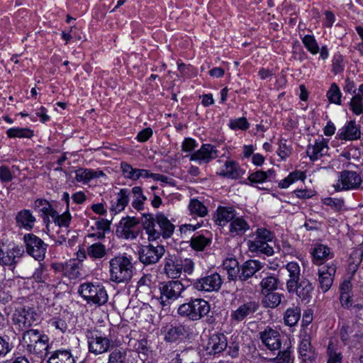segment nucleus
<instances>
[{
    "instance_id": "nucleus-51",
    "label": "nucleus",
    "mask_w": 363,
    "mask_h": 363,
    "mask_svg": "<svg viewBox=\"0 0 363 363\" xmlns=\"http://www.w3.org/2000/svg\"><path fill=\"white\" fill-rule=\"evenodd\" d=\"M228 126L232 130H245L249 128L250 124L245 117H241L230 120Z\"/></svg>"
},
{
    "instance_id": "nucleus-50",
    "label": "nucleus",
    "mask_w": 363,
    "mask_h": 363,
    "mask_svg": "<svg viewBox=\"0 0 363 363\" xmlns=\"http://www.w3.org/2000/svg\"><path fill=\"white\" fill-rule=\"evenodd\" d=\"M341 96L342 94L340 88L335 83H333L327 92V97L329 101L333 104L340 105Z\"/></svg>"
},
{
    "instance_id": "nucleus-43",
    "label": "nucleus",
    "mask_w": 363,
    "mask_h": 363,
    "mask_svg": "<svg viewBox=\"0 0 363 363\" xmlns=\"http://www.w3.org/2000/svg\"><path fill=\"white\" fill-rule=\"evenodd\" d=\"M49 338L46 335H44L40 338V340L32 346L31 349H28V352L33 354H35L39 357H42L47 353L48 348Z\"/></svg>"
},
{
    "instance_id": "nucleus-58",
    "label": "nucleus",
    "mask_w": 363,
    "mask_h": 363,
    "mask_svg": "<svg viewBox=\"0 0 363 363\" xmlns=\"http://www.w3.org/2000/svg\"><path fill=\"white\" fill-rule=\"evenodd\" d=\"M33 277L37 282L39 283L44 282L45 281L47 277L45 269L41 264H40L39 267L35 269L33 274Z\"/></svg>"
},
{
    "instance_id": "nucleus-29",
    "label": "nucleus",
    "mask_w": 363,
    "mask_h": 363,
    "mask_svg": "<svg viewBox=\"0 0 363 363\" xmlns=\"http://www.w3.org/2000/svg\"><path fill=\"white\" fill-rule=\"evenodd\" d=\"M285 269L288 272V279L286 280V289L294 285L301 279V268L296 262H291L286 264Z\"/></svg>"
},
{
    "instance_id": "nucleus-44",
    "label": "nucleus",
    "mask_w": 363,
    "mask_h": 363,
    "mask_svg": "<svg viewBox=\"0 0 363 363\" xmlns=\"http://www.w3.org/2000/svg\"><path fill=\"white\" fill-rule=\"evenodd\" d=\"M106 255V247L100 242L94 243L87 247V255L93 259H102Z\"/></svg>"
},
{
    "instance_id": "nucleus-56",
    "label": "nucleus",
    "mask_w": 363,
    "mask_h": 363,
    "mask_svg": "<svg viewBox=\"0 0 363 363\" xmlns=\"http://www.w3.org/2000/svg\"><path fill=\"white\" fill-rule=\"evenodd\" d=\"M323 203L326 206H330L335 210H340L343 206V201L339 199L325 198L323 200Z\"/></svg>"
},
{
    "instance_id": "nucleus-8",
    "label": "nucleus",
    "mask_w": 363,
    "mask_h": 363,
    "mask_svg": "<svg viewBox=\"0 0 363 363\" xmlns=\"http://www.w3.org/2000/svg\"><path fill=\"white\" fill-rule=\"evenodd\" d=\"M159 290L160 303L164 306L169 305L171 301L179 298L184 290V286L179 281H169L161 283Z\"/></svg>"
},
{
    "instance_id": "nucleus-13",
    "label": "nucleus",
    "mask_w": 363,
    "mask_h": 363,
    "mask_svg": "<svg viewBox=\"0 0 363 363\" xmlns=\"http://www.w3.org/2000/svg\"><path fill=\"white\" fill-rule=\"evenodd\" d=\"M362 183L361 177L354 171L345 170L340 173L338 181L334 185L337 191L359 188Z\"/></svg>"
},
{
    "instance_id": "nucleus-34",
    "label": "nucleus",
    "mask_w": 363,
    "mask_h": 363,
    "mask_svg": "<svg viewBox=\"0 0 363 363\" xmlns=\"http://www.w3.org/2000/svg\"><path fill=\"white\" fill-rule=\"evenodd\" d=\"M217 150L211 144H204L190 159H214L218 157Z\"/></svg>"
},
{
    "instance_id": "nucleus-26",
    "label": "nucleus",
    "mask_w": 363,
    "mask_h": 363,
    "mask_svg": "<svg viewBox=\"0 0 363 363\" xmlns=\"http://www.w3.org/2000/svg\"><path fill=\"white\" fill-rule=\"evenodd\" d=\"M242 174V169L234 160H226L220 172V175L230 179H237Z\"/></svg>"
},
{
    "instance_id": "nucleus-21",
    "label": "nucleus",
    "mask_w": 363,
    "mask_h": 363,
    "mask_svg": "<svg viewBox=\"0 0 363 363\" xmlns=\"http://www.w3.org/2000/svg\"><path fill=\"white\" fill-rule=\"evenodd\" d=\"M360 136V127L354 121H349L338 133V138L342 140H357Z\"/></svg>"
},
{
    "instance_id": "nucleus-45",
    "label": "nucleus",
    "mask_w": 363,
    "mask_h": 363,
    "mask_svg": "<svg viewBox=\"0 0 363 363\" xmlns=\"http://www.w3.org/2000/svg\"><path fill=\"white\" fill-rule=\"evenodd\" d=\"M211 243V239L202 234H194L190 240L191 247L197 251H202Z\"/></svg>"
},
{
    "instance_id": "nucleus-2",
    "label": "nucleus",
    "mask_w": 363,
    "mask_h": 363,
    "mask_svg": "<svg viewBox=\"0 0 363 363\" xmlns=\"http://www.w3.org/2000/svg\"><path fill=\"white\" fill-rule=\"evenodd\" d=\"M133 265L125 256H116L109 261L110 280L121 284L130 281L133 277Z\"/></svg>"
},
{
    "instance_id": "nucleus-39",
    "label": "nucleus",
    "mask_w": 363,
    "mask_h": 363,
    "mask_svg": "<svg viewBox=\"0 0 363 363\" xmlns=\"http://www.w3.org/2000/svg\"><path fill=\"white\" fill-rule=\"evenodd\" d=\"M50 217L52 218L55 225L59 228H65L66 229L69 228L72 219V216L68 209L60 215L55 210L53 212V214Z\"/></svg>"
},
{
    "instance_id": "nucleus-31",
    "label": "nucleus",
    "mask_w": 363,
    "mask_h": 363,
    "mask_svg": "<svg viewBox=\"0 0 363 363\" xmlns=\"http://www.w3.org/2000/svg\"><path fill=\"white\" fill-rule=\"evenodd\" d=\"M186 333L187 330L183 325H171L165 334L164 340L169 342H174L182 339Z\"/></svg>"
},
{
    "instance_id": "nucleus-52",
    "label": "nucleus",
    "mask_w": 363,
    "mask_h": 363,
    "mask_svg": "<svg viewBox=\"0 0 363 363\" xmlns=\"http://www.w3.org/2000/svg\"><path fill=\"white\" fill-rule=\"evenodd\" d=\"M362 100V97L360 94H356L352 98L350 102V109L355 115H359L363 112Z\"/></svg>"
},
{
    "instance_id": "nucleus-6",
    "label": "nucleus",
    "mask_w": 363,
    "mask_h": 363,
    "mask_svg": "<svg viewBox=\"0 0 363 363\" xmlns=\"http://www.w3.org/2000/svg\"><path fill=\"white\" fill-rule=\"evenodd\" d=\"M274 235L266 228H257L254 240L247 241V246L250 252L264 254L267 256L273 255L274 250L269 245L273 240Z\"/></svg>"
},
{
    "instance_id": "nucleus-48",
    "label": "nucleus",
    "mask_w": 363,
    "mask_h": 363,
    "mask_svg": "<svg viewBox=\"0 0 363 363\" xmlns=\"http://www.w3.org/2000/svg\"><path fill=\"white\" fill-rule=\"evenodd\" d=\"M190 213L200 217H204L207 213V208L198 199H191L189 204Z\"/></svg>"
},
{
    "instance_id": "nucleus-33",
    "label": "nucleus",
    "mask_w": 363,
    "mask_h": 363,
    "mask_svg": "<svg viewBox=\"0 0 363 363\" xmlns=\"http://www.w3.org/2000/svg\"><path fill=\"white\" fill-rule=\"evenodd\" d=\"M223 267L227 271L229 280H236L239 278L240 267L235 258L226 259L223 261Z\"/></svg>"
},
{
    "instance_id": "nucleus-16",
    "label": "nucleus",
    "mask_w": 363,
    "mask_h": 363,
    "mask_svg": "<svg viewBox=\"0 0 363 363\" xmlns=\"http://www.w3.org/2000/svg\"><path fill=\"white\" fill-rule=\"evenodd\" d=\"M259 338L262 342L271 351L277 350L281 347V335L278 330L267 327L259 332Z\"/></svg>"
},
{
    "instance_id": "nucleus-37",
    "label": "nucleus",
    "mask_w": 363,
    "mask_h": 363,
    "mask_svg": "<svg viewBox=\"0 0 363 363\" xmlns=\"http://www.w3.org/2000/svg\"><path fill=\"white\" fill-rule=\"evenodd\" d=\"M43 335L38 330H26L23 335L22 339L24 346L28 351V349H31L32 346L34 345Z\"/></svg>"
},
{
    "instance_id": "nucleus-24",
    "label": "nucleus",
    "mask_w": 363,
    "mask_h": 363,
    "mask_svg": "<svg viewBox=\"0 0 363 363\" xmlns=\"http://www.w3.org/2000/svg\"><path fill=\"white\" fill-rule=\"evenodd\" d=\"M299 354L306 363H312L314 361L315 354L311 345L309 336L305 335L301 341Z\"/></svg>"
},
{
    "instance_id": "nucleus-4",
    "label": "nucleus",
    "mask_w": 363,
    "mask_h": 363,
    "mask_svg": "<svg viewBox=\"0 0 363 363\" xmlns=\"http://www.w3.org/2000/svg\"><path fill=\"white\" fill-rule=\"evenodd\" d=\"M194 262L190 258H179L174 255H167L164 258V272L171 279L180 277L182 272L191 274L194 270Z\"/></svg>"
},
{
    "instance_id": "nucleus-35",
    "label": "nucleus",
    "mask_w": 363,
    "mask_h": 363,
    "mask_svg": "<svg viewBox=\"0 0 363 363\" xmlns=\"http://www.w3.org/2000/svg\"><path fill=\"white\" fill-rule=\"evenodd\" d=\"M103 172L89 169H79L76 171L75 179L79 182L87 183L93 178L104 176Z\"/></svg>"
},
{
    "instance_id": "nucleus-10",
    "label": "nucleus",
    "mask_w": 363,
    "mask_h": 363,
    "mask_svg": "<svg viewBox=\"0 0 363 363\" xmlns=\"http://www.w3.org/2000/svg\"><path fill=\"white\" fill-rule=\"evenodd\" d=\"M27 253L36 260L44 259L47 245L34 234H26L23 238Z\"/></svg>"
},
{
    "instance_id": "nucleus-38",
    "label": "nucleus",
    "mask_w": 363,
    "mask_h": 363,
    "mask_svg": "<svg viewBox=\"0 0 363 363\" xmlns=\"http://www.w3.org/2000/svg\"><path fill=\"white\" fill-rule=\"evenodd\" d=\"M329 147L328 143L324 140L315 141V144L309 147L307 153L311 154L315 159L322 157L328 154Z\"/></svg>"
},
{
    "instance_id": "nucleus-19",
    "label": "nucleus",
    "mask_w": 363,
    "mask_h": 363,
    "mask_svg": "<svg viewBox=\"0 0 363 363\" xmlns=\"http://www.w3.org/2000/svg\"><path fill=\"white\" fill-rule=\"evenodd\" d=\"M259 308L255 301H248L241 304L237 309L230 313V319L236 323L244 320L247 316L252 315Z\"/></svg>"
},
{
    "instance_id": "nucleus-47",
    "label": "nucleus",
    "mask_w": 363,
    "mask_h": 363,
    "mask_svg": "<svg viewBox=\"0 0 363 363\" xmlns=\"http://www.w3.org/2000/svg\"><path fill=\"white\" fill-rule=\"evenodd\" d=\"M305 179L306 174L303 172L294 171L290 173L287 177L281 179L279 183V186L282 189H286L295 181L299 179L303 181Z\"/></svg>"
},
{
    "instance_id": "nucleus-62",
    "label": "nucleus",
    "mask_w": 363,
    "mask_h": 363,
    "mask_svg": "<svg viewBox=\"0 0 363 363\" xmlns=\"http://www.w3.org/2000/svg\"><path fill=\"white\" fill-rule=\"evenodd\" d=\"M293 360L291 357V352L288 350L279 353L277 357L278 363H292Z\"/></svg>"
},
{
    "instance_id": "nucleus-20",
    "label": "nucleus",
    "mask_w": 363,
    "mask_h": 363,
    "mask_svg": "<svg viewBox=\"0 0 363 363\" xmlns=\"http://www.w3.org/2000/svg\"><path fill=\"white\" fill-rule=\"evenodd\" d=\"M311 254L313 256V263L318 267L328 263V261L334 257V253L331 251V249L323 244L317 245L313 248Z\"/></svg>"
},
{
    "instance_id": "nucleus-40",
    "label": "nucleus",
    "mask_w": 363,
    "mask_h": 363,
    "mask_svg": "<svg viewBox=\"0 0 363 363\" xmlns=\"http://www.w3.org/2000/svg\"><path fill=\"white\" fill-rule=\"evenodd\" d=\"M34 206L35 208H39V211H41L47 218H49L55 211V209L52 207L51 204L45 199H37L35 201ZM45 222L47 223L46 228L48 230H49V218H48L47 220L45 218Z\"/></svg>"
},
{
    "instance_id": "nucleus-7",
    "label": "nucleus",
    "mask_w": 363,
    "mask_h": 363,
    "mask_svg": "<svg viewBox=\"0 0 363 363\" xmlns=\"http://www.w3.org/2000/svg\"><path fill=\"white\" fill-rule=\"evenodd\" d=\"M39 316L34 308L29 306L17 308L12 317L13 324L20 330H27L38 321Z\"/></svg>"
},
{
    "instance_id": "nucleus-59",
    "label": "nucleus",
    "mask_w": 363,
    "mask_h": 363,
    "mask_svg": "<svg viewBox=\"0 0 363 363\" xmlns=\"http://www.w3.org/2000/svg\"><path fill=\"white\" fill-rule=\"evenodd\" d=\"M65 270V273L67 274L70 278H77L80 276L79 267L76 264H67Z\"/></svg>"
},
{
    "instance_id": "nucleus-42",
    "label": "nucleus",
    "mask_w": 363,
    "mask_h": 363,
    "mask_svg": "<svg viewBox=\"0 0 363 363\" xmlns=\"http://www.w3.org/2000/svg\"><path fill=\"white\" fill-rule=\"evenodd\" d=\"M279 281V279L273 274L262 278L260 282L262 294L277 289Z\"/></svg>"
},
{
    "instance_id": "nucleus-36",
    "label": "nucleus",
    "mask_w": 363,
    "mask_h": 363,
    "mask_svg": "<svg viewBox=\"0 0 363 363\" xmlns=\"http://www.w3.org/2000/svg\"><path fill=\"white\" fill-rule=\"evenodd\" d=\"M301 318V309L298 306L289 308L285 311L284 321L285 325L289 327L297 324Z\"/></svg>"
},
{
    "instance_id": "nucleus-1",
    "label": "nucleus",
    "mask_w": 363,
    "mask_h": 363,
    "mask_svg": "<svg viewBox=\"0 0 363 363\" xmlns=\"http://www.w3.org/2000/svg\"><path fill=\"white\" fill-rule=\"evenodd\" d=\"M143 226L149 240H156L161 236L168 238L174 230V225L162 213L157 214L155 218L145 217Z\"/></svg>"
},
{
    "instance_id": "nucleus-18",
    "label": "nucleus",
    "mask_w": 363,
    "mask_h": 363,
    "mask_svg": "<svg viewBox=\"0 0 363 363\" xmlns=\"http://www.w3.org/2000/svg\"><path fill=\"white\" fill-rule=\"evenodd\" d=\"M23 254V250L18 246L3 249L0 246V265L13 266Z\"/></svg>"
},
{
    "instance_id": "nucleus-3",
    "label": "nucleus",
    "mask_w": 363,
    "mask_h": 363,
    "mask_svg": "<svg viewBox=\"0 0 363 363\" xmlns=\"http://www.w3.org/2000/svg\"><path fill=\"white\" fill-rule=\"evenodd\" d=\"M211 309L210 304L201 298H191L188 302L180 305L178 314L191 321H197L206 315Z\"/></svg>"
},
{
    "instance_id": "nucleus-23",
    "label": "nucleus",
    "mask_w": 363,
    "mask_h": 363,
    "mask_svg": "<svg viewBox=\"0 0 363 363\" xmlns=\"http://www.w3.org/2000/svg\"><path fill=\"white\" fill-rule=\"evenodd\" d=\"M132 351L115 349L108 355V363H136V358Z\"/></svg>"
},
{
    "instance_id": "nucleus-46",
    "label": "nucleus",
    "mask_w": 363,
    "mask_h": 363,
    "mask_svg": "<svg viewBox=\"0 0 363 363\" xmlns=\"http://www.w3.org/2000/svg\"><path fill=\"white\" fill-rule=\"evenodd\" d=\"M6 135L10 138H31L33 131L27 128H11L7 130Z\"/></svg>"
},
{
    "instance_id": "nucleus-12",
    "label": "nucleus",
    "mask_w": 363,
    "mask_h": 363,
    "mask_svg": "<svg viewBox=\"0 0 363 363\" xmlns=\"http://www.w3.org/2000/svg\"><path fill=\"white\" fill-rule=\"evenodd\" d=\"M164 246L157 245L154 246L152 244L142 246L138 251L139 259L145 265L157 263L164 255Z\"/></svg>"
},
{
    "instance_id": "nucleus-30",
    "label": "nucleus",
    "mask_w": 363,
    "mask_h": 363,
    "mask_svg": "<svg viewBox=\"0 0 363 363\" xmlns=\"http://www.w3.org/2000/svg\"><path fill=\"white\" fill-rule=\"evenodd\" d=\"M48 363H75V360L70 350H58L49 357Z\"/></svg>"
},
{
    "instance_id": "nucleus-55",
    "label": "nucleus",
    "mask_w": 363,
    "mask_h": 363,
    "mask_svg": "<svg viewBox=\"0 0 363 363\" xmlns=\"http://www.w3.org/2000/svg\"><path fill=\"white\" fill-rule=\"evenodd\" d=\"M121 168L123 172V176L125 178L130 179L133 180H136V169L133 168L131 165L128 164L125 162H123L121 164Z\"/></svg>"
},
{
    "instance_id": "nucleus-57",
    "label": "nucleus",
    "mask_w": 363,
    "mask_h": 363,
    "mask_svg": "<svg viewBox=\"0 0 363 363\" xmlns=\"http://www.w3.org/2000/svg\"><path fill=\"white\" fill-rule=\"evenodd\" d=\"M138 223L139 220L137 218L134 217H126L121 219L120 227L133 229Z\"/></svg>"
},
{
    "instance_id": "nucleus-14",
    "label": "nucleus",
    "mask_w": 363,
    "mask_h": 363,
    "mask_svg": "<svg viewBox=\"0 0 363 363\" xmlns=\"http://www.w3.org/2000/svg\"><path fill=\"white\" fill-rule=\"evenodd\" d=\"M223 284L221 277L218 273H213L197 279L193 284L194 288L201 291H218Z\"/></svg>"
},
{
    "instance_id": "nucleus-9",
    "label": "nucleus",
    "mask_w": 363,
    "mask_h": 363,
    "mask_svg": "<svg viewBox=\"0 0 363 363\" xmlns=\"http://www.w3.org/2000/svg\"><path fill=\"white\" fill-rule=\"evenodd\" d=\"M337 265L334 261L326 263L318 267V287L325 293L331 288L334 277L336 274Z\"/></svg>"
},
{
    "instance_id": "nucleus-63",
    "label": "nucleus",
    "mask_w": 363,
    "mask_h": 363,
    "mask_svg": "<svg viewBox=\"0 0 363 363\" xmlns=\"http://www.w3.org/2000/svg\"><path fill=\"white\" fill-rule=\"evenodd\" d=\"M340 301L342 307L349 308L352 306L351 296L347 291L340 293Z\"/></svg>"
},
{
    "instance_id": "nucleus-61",
    "label": "nucleus",
    "mask_w": 363,
    "mask_h": 363,
    "mask_svg": "<svg viewBox=\"0 0 363 363\" xmlns=\"http://www.w3.org/2000/svg\"><path fill=\"white\" fill-rule=\"evenodd\" d=\"M152 135V130L150 128H146L138 133L137 139L139 142H146Z\"/></svg>"
},
{
    "instance_id": "nucleus-49",
    "label": "nucleus",
    "mask_w": 363,
    "mask_h": 363,
    "mask_svg": "<svg viewBox=\"0 0 363 363\" xmlns=\"http://www.w3.org/2000/svg\"><path fill=\"white\" fill-rule=\"evenodd\" d=\"M302 43L307 50L312 55L318 53L320 48L313 35H306L302 38Z\"/></svg>"
},
{
    "instance_id": "nucleus-27",
    "label": "nucleus",
    "mask_w": 363,
    "mask_h": 363,
    "mask_svg": "<svg viewBox=\"0 0 363 363\" xmlns=\"http://www.w3.org/2000/svg\"><path fill=\"white\" fill-rule=\"evenodd\" d=\"M235 217V211L232 207L220 206L216 211V223L219 225H225Z\"/></svg>"
},
{
    "instance_id": "nucleus-28",
    "label": "nucleus",
    "mask_w": 363,
    "mask_h": 363,
    "mask_svg": "<svg viewBox=\"0 0 363 363\" xmlns=\"http://www.w3.org/2000/svg\"><path fill=\"white\" fill-rule=\"evenodd\" d=\"M250 229V225L243 217H235L230 223L229 231L233 235H242Z\"/></svg>"
},
{
    "instance_id": "nucleus-11",
    "label": "nucleus",
    "mask_w": 363,
    "mask_h": 363,
    "mask_svg": "<svg viewBox=\"0 0 363 363\" xmlns=\"http://www.w3.org/2000/svg\"><path fill=\"white\" fill-rule=\"evenodd\" d=\"M86 337L90 352L99 354L108 350L111 345V340L106 335H103L100 331H89Z\"/></svg>"
},
{
    "instance_id": "nucleus-53",
    "label": "nucleus",
    "mask_w": 363,
    "mask_h": 363,
    "mask_svg": "<svg viewBox=\"0 0 363 363\" xmlns=\"http://www.w3.org/2000/svg\"><path fill=\"white\" fill-rule=\"evenodd\" d=\"M274 172L271 169L267 172L257 171L249 176V180L253 183H260L264 182L267 177H271Z\"/></svg>"
},
{
    "instance_id": "nucleus-17",
    "label": "nucleus",
    "mask_w": 363,
    "mask_h": 363,
    "mask_svg": "<svg viewBox=\"0 0 363 363\" xmlns=\"http://www.w3.org/2000/svg\"><path fill=\"white\" fill-rule=\"evenodd\" d=\"M228 347L227 337L222 333H214L208 339L206 350L209 354L223 352Z\"/></svg>"
},
{
    "instance_id": "nucleus-54",
    "label": "nucleus",
    "mask_w": 363,
    "mask_h": 363,
    "mask_svg": "<svg viewBox=\"0 0 363 363\" xmlns=\"http://www.w3.org/2000/svg\"><path fill=\"white\" fill-rule=\"evenodd\" d=\"M344 69L345 62L343 56L340 53L335 54L333 58L332 71L337 74L343 72Z\"/></svg>"
},
{
    "instance_id": "nucleus-15",
    "label": "nucleus",
    "mask_w": 363,
    "mask_h": 363,
    "mask_svg": "<svg viewBox=\"0 0 363 363\" xmlns=\"http://www.w3.org/2000/svg\"><path fill=\"white\" fill-rule=\"evenodd\" d=\"M313 289V284L308 279L302 278L286 289L290 294L295 293L301 301L308 302L312 297Z\"/></svg>"
},
{
    "instance_id": "nucleus-5",
    "label": "nucleus",
    "mask_w": 363,
    "mask_h": 363,
    "mask_svg": "<svg viewBox=\"0 0 363 363\" xmlns=\"http://www.w3.org/2000/svg\"><path fill=\"white\" fill-rule=\"evenodd\" d=\"M78 293L87 301L99 306L104 305L108 299V294L104 286L91 282L81 284Z\"/></svg>"
},
{
    "instance_id": "nucleus-64",
    "label": "nucleus",
    "mask_w": 363,
    "mask_h": 363,
    "mask_svg": "<svg viewBox=\"0 0 363 363\" xmlns=\"http://www.w3.org/2000/svg\"><path fill=\"white\" fill-rule=\"evenodd\" d=\"M196 147V141L192 138H186L182 143L184 152H191Z\"/></svg>"
},
{
    "instance_id": "nucleus-22",
    "label": "nucleus",
    "mask_w": 363,
    "mask_h": 363,
    "mask_svg": "<svg viewBox=\"0 0 363 363\" xmlns=\"http://www.w3.org/2000/svg\"><path fill=\"white\" fill-rule=\"evenodd\" d=\"M262 264L255 259L246 261L240 267L238 279L244 281L252 277L257 271L262 268Z\"/></svg>"
},
{
    "instance_id": "nucleus-32",
    "label": "nucleus",
    "mask_w": 363,
    "mask_h": 363,
    "mask_svg": "<svg viewBox=\"0 0 363 363\" xmlns=\"http://www.w3.org/2000/svg\"><path fill=\"white\" fill-rule=\"evenodd\" d=\"M129 201V191L128 189H122L117 194L116 201H113L111 211L115 213L122 211L128 205Z\"/></svg>"
},
{
    "instance_id": "nucleus-41",
    "label": "nucleus",
    "mask_w": 363,
    "mask_h": 363,
    "mask_svg": "<svg viewBox=\"0 0 363 363\" xmlns=\"http://www.w3.org/2000/svg\"><path fill=\"white\" fill-rule=\"evenodd\" d=\"M262 301L264 307L274 308L277 307L281 301L282 294L277 292H267Z\"/></svg>"
},
{
    "instance_id": "nucleus-60",
    "label": "nucleus",
    "mask_w": 363,
    "mask_h": 363,
    "mask_svg": "<svg viewBox=\"0 0 363 363\" xmlns=\"http://www.w3.org/2000/svg\"><path fill=\"white\" fill-rule=\"evenodd\" d=\"M134 348L138 353L145 354L148 350L147 340L141 339L136 340L134 345Z\"/></svg>"
},
{
    "instance_id": "nucleus-25",
    "label": "nucleus",
    "mask_w": 363,
    "mask_h": 363,
    "mask_svg": "<svg viewBox=\"0 0 363 363\" xmlns=\"http://www.w3.org/2000/svg\"><path fill=\"white\" fill-rule=\"evenodd\" d=\"M17 225L26 230H31L35 222V218L29 210L23 209L19 211L16 216Z\"/></svg>"
}]
</instances>
